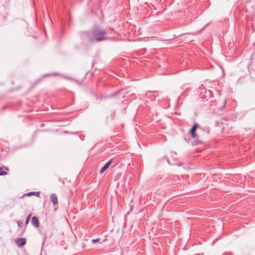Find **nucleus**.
<instances>
[{"mask_svg":"<svg viewBox=\"0 0 255 255\" xmlns=\"http://www.w3.org/2000/svg\"><path fill=\"white\" fill-rule=\"evenodd\" d=\"M40 194L39 192H30L29 193L25 194L23 196H31V195H35L36 196H39Z\"/></svg>","mask_w":255,"mask_h":255,"instance_id":"7","label":"nucleus"},{"mask_svg":"<svg viewBox=\"0 0 255 255\" xmlns=\"http://www.w3.org/2000/svg\"><path fill=\"white\" fill-rule=\"evenodd\" d=\"M112 162L113 161L112 160H110L109 161H108L100 169V173L102 174L104 173L110 167Z\"/></svg>","mask_w":255,"mask_h":255,"instance_id":"3","label":"nucleus"},{"mask_svg":"<svg viewBox=\"0 0 255 255\" xmlns=\"http://www.w3.org/2000/svg\"><path fill=\"white\" fill-rule=\"evenodd\" d=\"M99 239H97L93 240H92V242H93V243H96V242H98V241H99Z\"/></svg>","mask_w":255,"mask_h":255,"instance_id":"12","label":"nucleus"},{"mask_svg":"<svg viewBox=\"0 0 255 255\" xmlns=\"http://www.w3.org/2000/svg\"><path fill=\"white\" fill-rule=\"evenodd\" d=\"M157 93V91H147V93H146V95H147L148 93Z\"/></svg>","mask_w":255,"mask_h":255,"instance_id":"11","label":"nucleus"},{"mask_svg":"<svg viewBox=\"0 0 255 255\" xmlns=\"http://www.w3.org/2000/svg\"><path fill=\"white\" fill-rule=\"evenodd\" d=\"M198 125L196 124L193 125L191 129H190V132L191 133V136L192 138H195L196 137L195 131L197 127H198Z\"/></svg>","mask_w":255,"mask_h":255,"instance_id":"6","label":"nucleus"},{"mask_svg":"<svg viewBox=\"0 0 255 255\" xmlns=\"http://www.w3.org/2000/svg\"><path fill=\"white\" fill-rule=\"evenodd\" d=\"M31 222L33 226L35 228H38L39 226L38 219L35 216H34L32 218Z\"/></svg>","mask_w":255,"mask_h":255,"instance_id":"5","label":"nucleus"},{"mask_svg":"<svg viewBox=\"0 0 255 255\" xmlns=\"http://www.w3.org/2000/svg\"><path fill=\"white\" fill-rule=\"evenodd\" d=\"M201 143H202V142H201V141H199V142H197L198 144Z\"/></svg>","mask_w":255,"mask_h":255,"instance_id":"14","label":"nucleus"},{"mask_svg":"<svg viewBox=\"0 0 255 255\" xmlns=\"http://www.w3.org/2000/svg\"><path fill=\"white\" fill-rule=\"evenodd\" d=\"M15 244L18 247H21L25 245L26 240L23 238H18L15 241Z\"/></svg>","mask_w":255,"mask_h":255,"instance_id":"2","label":"nucleus"},{"mask_svg":"<svg viewBox=\"0 0 255 255\" xmlns=\"http://www.w3.org/2000/svg\"><path fill=\"white\" fill-rule=\"evenodd\" d=\"M92 35L89 32H83L82 36H87L90 42H100L108 39L107 33L103 28L99 26H95L92 30Z\"/></svg>","mask_w":255,"mask_h":255,"instance_id":"1","label":"nucleus"},{"mask_svg":"<svg viewBox=\"0 0 255 255\" xmlns=\"http://www.w3.org/2000/svg\"><path fill=\"white\" fill-rule=\"evenodd\" d=\"M50 201L51 202L54 204V205H57L58 201V198L57 196L55 194H52L50 195Z\"/></svg>","mask_w":255,"mask_h":255,"instance_id":"4","label":"nucleus"},{"mask_svg":"<svg viewBox=\"0 0 255 255\" xmlns=\"http://www.w3.org/2000/svg\"><path fill=\"white\" fill-rule=\"evenodd\" d=\"M17 223L19 227H21L23 225V223L20 221H17Z\"/></svg>","mask_w":255,"mask_h":255,"instance_id":"10","label":"nucleus"},{"mask_svg":"<svg viewBox=\"0 0 255 255\" xmlns=\"http://www.w3.org/2000/svg\"><path fill=\"white\" fill-rule=\"evenodd\" d=\"M31 214H29L26 218V220H25V224H27L29 222V220H30V219L31 218Z\"/></svg>","mask_w":255,"mask_h":255,"instance_id":"8","label":"nucleus"},{"mask_svg":"<svg viewBox=\"0 0 255 255\" xmlns=\"http://www.w3.org/2000/svg\"><path fill=\"white\" fill-rule=\"evenodd\" d=\"M151 100H154L155 99V96L154 97L151 98Z\"/></svg>","mask_w":255,"mask_h":255,"instance_id":"13","label":"nucleus"},{"mask_svg":"<svg viewBox=\"0 0 255 255\" xmlns=\"http://www.w3.org/2000/svg\"><path fill=\"white\" fill-rule=\"evenodd\" d=\"M6 174V172L2 170L1 168H0V175H4Z\"/></svg>","mask_w":255,"mask_h":255,"instance_id":"9","label":"nucleus"}]
</instances>
